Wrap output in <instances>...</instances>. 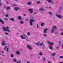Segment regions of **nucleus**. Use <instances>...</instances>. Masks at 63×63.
<instances>
[{"label":"nucleus","instance_id":"f257e3e1","mask_svg":"<svg viewBox=\"0 0 63 63\" xmlns=\"http://www.w3.org/2000/svg\"><path fill=\"white\" fill-rule=\"evenodd\" d=\"M2 29L3 30V31H5V32H11V30L8 29H9V27L7 26L6 27V28L5 27H2Z\"/></svg>","mask_w":63,"mask_h":63},{"label":"nucleus","instance_id":"f03ea898","mask_svg":"<svg viewBox=\"0 0 63 63\" xmlns=\"http://www.w3.org/2000/svg\"><path fill=\"white\" fill-rule=\"evenodd\" d=\"M23 37H23V35H21L20 36V37L22 39H27V38H28V36H27V35H25L24 34H23Z\"/></svg>","mask_w":63,"mask_h":63},{"label":"nucleus","instance_id":"7ed1b4c3","mask_svg":"<svg viewBox=\"0 0 63 63\" xmlns=\"http://www.w3.org/2000/svg\"><path fill=\"white\" fill-rule=\"evenodd\" d=\"M27 47L30 50H32V47L29 45H27Z\"/></svg>","mask_w":63,"mask_h":63},{"label":"nucleus","instance_id":"20e7f679","mask_svg":"<svg viewBox=\"0 0 63 63\" xmlns=\"http://www.w3.org/2000/svg\"><path fill=\"white\" fill-rule=\"evenodd\" d=\"M1 45L2 46H5L6 45V43L5 42V40H3L2 41Z\"/></svg>","mask_w":63,"mask_h":63},{"label":"nucleus","instance_id":"39448f33","mask_svg":"<svg viewBox=\"0 0 63 63\" xmlns=\"http://www.w3.org/2000/svg\"><path fill=\"white\" fill-rule=\"evenodd\" d=\"M47 43H48V45H50L51 46H52L53 45H54V43L53 42H51L49 41H47Z\"/></svg>","mask_w":63,"mask_h":63},{"label":"nucleus","instance_id":"423d86ee","mask_svg":"<svg viewBox=\"0 0 63 63\" xmlns=\"http://www.w3.org/2000/svg\"><path fill=\"white\" fill-rule=\"evenodd\" d=\"M6 49L7 52H8V51H9V48L8 47H7V46H5L4 47V50H6Z\"/></svg>","mask_w":63,"mask_h":63},{"label":"nucleus","instance_id":"0eeeda50","mask_svg":"<svg viewBox=\"0 0 63 63\" xmlns=\"http://www.w3.org/2000/svg\"><path fill=\"white\" fill-rule=\"evenodd\" d=\"M56 16L59 18H61L63 17L62 16L60 15H58V14H57Z\"/></svg>","mask_w":63,"mask_h":63},{"label":"nucleus","instance_id":"6e6552de","mask_svg":"<svg viewBox=\"0 0 63 63\" xmlns=\"http://www.w3.org/2000/svg\"><path fill=\"white\" fill-rule=\"evenodd\" d=\"M29 11L30 12V14H31L33 12V9L32 8H30L29 9Z\"/></svg>","mask_w":63,"mask_h":63},{"label":"nucleus","instance_id":"1a4fd4ad","mask_svg":"<svg viewBox=\"0 0 63 63\" xmlns=\"http://www.w3.org/2000/svg\"><path fill=\"white\" fill-rule=\"evenodd\" d=\"M39 11L42 12H44L45 11V9L43 7H41L39 9Z\"/></svg>","mask_w":63,"mask_h":63},{"label":"nucleus","instance_id":"9d476101","mask_svg":"<svg viewBox=\"0 0 63 63\" xmlns=\"http://www.w3.org/2000/svg\"><path fill=\"white\" fill-rule=\"evenodd\" d=\"M0 22L2 24H4V21H3V20H2V19H0Z\"/></svg>","mask_w":63,"mask_h":63},{"label":"nucleus","instance_id":"9b49d317","mask_svg":"<svg viewBox=\"0 0 63 63\" xmlns=\"http://www.w3.org/2000/svg\"><path fill=\"white\" fill-rule=\"evenodd\" d=\"M47 30L48 29L47 28L45 29L44 30V32L45 33H47Z\"/></svg>","mask_w":63,"mask_h":63},{"label":"nucleus","instance_id":"f8f14e48","mask_svg":"<svg viewBox=\"0 0 63 63\" xmlns=\"http://www.w3.org/2000/svg\"><path fill=\"white\" fill-rule=\"evenodd\" d=\"M62 7H60L59 8V13H60L61 11H62Z\"/></svg>","mask_w":63,"mask_h":63},{"label":"nucleus","instance_id":"ddd939ff","mask_svg":"<svg viewBox=\"0 0 63 63\" xmlns=\"http://www.w3.org/2000/svg\"><path fill=\"white\" fill-rule=\"evenodd\" d=\"M19 9V7H15L14 9V10H15L16 11H17Z\"/></svg>","mask_w":63,"mask_h":63},{"label":"nucleus","instance_id":"4468645a","mask_svg":"<svg viewBox=\"0 0 63 63\" xmlns=\"http://www.w3.org/2000/svg\"><path fill=\"white\" fill-rule=\"evenodd\" d=\"M55 55H56V53H54L52 54L51 55V56H54Z\"/></svg>","mask_w":63,"mask_h":63},{"label":"nucleus","instance_id":"2eb2a0df","mask_svg":"<svg viewBox=\"0 0 63 63\" xmlns=\"http://www.w3.org/2000/svg\"><path fill=\"white\" fill-rule=\"evenodd\" d=\"M57 28L55 26H54L52 28V29L54 30H55Z\"/></svg>","mask_w":63,"mask_h":63},{"label":"nucleus","instance_id":"dca6fc26","mask_svg":"<svg viewBox=\"0 0 63 63\" xmlns=\"http://www.w3.org/2000/svg\"><path fill=\"white\" fill-rule=\"evenodd\" d=\"M20 24H24V21H23L20 20Z\"/></svg>","mask_w":63,"mask_h":63},{"label":"nucleus","instance_id":"f3484780","mask_svg":"<svg viewBox=\"0 0 63 63\" xmlns=\"http://www.w3.org/2000/svg\"><path fill=\"white\" fill-rule=\"evenodd\" d=\"M40 43V41H39L37 43H34V44H35V45H36L37 46H39V45L40 44L39 43Z\"/></svg>","mask_w":63,"mask_h":63},{"label":"nucleus","instance_id":"a211bd4d","mask_svg":"<svg viewBox=\"0 0 63 63\" xmlns=\"http://www.w3.org/2000/svg\"><path fill=\"white\" fill-rule=\"evenodd\" d=\"M16 54H17V55H19V54H20V52L18 51H16Z\"/></svg>","mask_w":63,"mask_h":63},{"label":"nucleus","instance_id":"6ab92c4d","mask_svg":"<svg viewBox=\"0 0 63 63\" xmlns=\"http://www.w3.org/2000/svg\"><path fill=\"white\" fill-rule=\"evenodd\" d=\"M17 18L19 20H21L22 19V18H21V16H18L17 17Z\"/></svg>","mask_w":63,"mask_h":63},{"label":"nucleus","instance_id":"aec40b11","mask_svg":"<svg viewBox=\"0 0 63 63\" xmlns=\"http://www.w3.org/2000/svg\"><path fill=\"white\" fill-rule=\"evenodd\" d=\"M10 20H11V21H15V19L13 18H11Z\"/></svg>","mask_w":63,"mask_h":63},{"label":"nucleus","instance_id":"412c9836","mask_svg":"<svg viewBox=\"0 0 63 63\" xmlns=\"http://www.w3.org/2000/svg\"><path fill=\"white\" fill-rule=\"evenodd\" d=\"M48 13L49 14V15L51 16L53 15L52 14V13L51 12H48Z\"/></svg>","mask_w":63,"mask_h":63},{"label":"nucleus","instance_id":"4be33fe9","mask_svg":"<svg viewBox=\"0 0 63 63\" xmlns=\"http://www.w3.org/2000/svg\"><path fill=\"white\" fill-rule=\"evenodd\" d=\"M43 36L44 37H47V35L46 34H44L43 35Z\"/></svg>","mask_w":63,"mask_h":63},{"label":"nucleus","instance_id":"5701e85b","mask_svg":"<svg viewBox=\"0 0 63 63\" xmlns=\"http://www.w3.org/2000/svg\"><path fill=\"white\" fill-rule=\"evenodd\" d=\"M28 5H31V2H29L27 3Z\"/></svg>","mask_w":63,"mask_h":63},{"label":"nucleus","instance_id":"b1692460","mask_svg":"<svg viewBox=\"0 0 63 63\" xmlns=\"http://www.w3.org/2000/svg\"><path fill=\"white\" fill-rule=\"evenodd\" d=\"M49 48L50 49H51V50H52V49H52V46H50L49 47Z\"/></svg>","mask_w":63,"mask_h":63},{"label":"nucleus","instance_id":"393cba45","mask_svg":"<svg viewBox=\"0 0 63 63\" xmlns=\"http://www.w3.org/2000/svg\"><path fill=\"white\" fill-rule=\"evenodd\" d=\"M34 20H33V19H31L30 20V22H34Z\"/></svg>","mask_w":63,"mask_h":63},{"label":"nucleus","instance_id":"a878e982","mask_svg":"<svg viewBox=\"0 0 63 63\" xmlns=\"http://www.w3.org/2000/svg\"><path fill=\"white\" fill-rule=\"evenodd\" d=\"M47 1L49 3H51L52 2V0H47Z\"/></svg>","mask_w":63,"mask_h":63},{"label":"nucleus","instance_id":"bb28decb","mask_svg":"<svg viewBox=\"0 0 63 63\" xmlns=\"http://www.w3.org/2000/svg\"><path fill=\"white\" fill-rule=\"evenodd\" d=\"M13 60L14 62H16V59L15 58H14L13 59Z\"/></svg>","mask_w":63,"mask_h":63},{"label":"nucleus","instance_id":"cd10ccee","mask_svg":"<svg viewBox=\"0 0 63 63\" xmlns=\"http://www.w3.org/2000/svg\"><path fill=\"white\" fill-rule=\"evenodd\" d=\"M44 25H45V24H44V23H41V25L42 26H44Z\"/></svg>","mask_w":63,"mask_h":63},{"label":"nucleus","instance_id":"c85d7f7f","mask_svg":"<svg viewBox=\"0 0 63 63\" xmlns=\"http://www.w3.org/2000/svg\"><path fill=\"white\" fill-rule=\"evenodd\" d=\"M43 45V43H42L39 44V46H42Z\"/></svg>","mask_w":63,"mask_h":63},{"label":"nucleus","instance_id":"c756f323","mask_svg":"<svg viewBox=\"0 0 63 63\" xmlns=\"http://www.w3.org/2000/svg\"><path fill=\"white\" fill-rule=\"evenodd\" d=\"M11 57L12 58H13L14 57V55H13V54H11Z\"/></svg>","mask_w":63,"mask_h":63},{"label":"nucleus","instance_id":"7c9ffc66","mask_svg":"<svg viewBox=\"0 0 63 63\" xmlns=\"http://www.w3.org/2000/svg\"><path fill=\"white\" fill-rule=\"evenodd\" d=\"M56 48L57 49V50H58V49H59V47L58 46L56 47Z\"/></svg>","mask_w":63,"mask_h":63},{"label":"nucleus","instance_id":"2f4dec72","mask_svg":"<svg viewBox=\"0 0 63 63\" xmlns=\"http://www.w3.org/2000/svg\"><path fill=\"white\" fill-rule=\"evenodd\" d=\"M30 25H31V26H32L33 25V23H32V22H30Z\"/></svg>","mask_w":63,"mask_h":63},{"label":"nucleus","instance_id":"473e14b6","mask_svg":"<svg viewBox=\"0 0 63 63\" xmlns=\"http://www.w3.org/2000/svg\"><path fill=\"white\" fill-rule=\"evenodd\" d=\"M39 55L41 56L43 55V53L40 52L39 53Z\"/></svg>","mask_w":63,"mask_h":63},{"label":"nucleus","instance_id":"72a5a7b5","mask_svg":"<svg viewBox=\"0 0 63 63\" xmlns=\"http://www.w3.org/2000/svg\"><path fill=\"white\" fill-rule=\"evenodd\" d=\"M20 62H21V60H20L19 61H17V63H20Z\"/></svg>","mask_w":63,"mask_h":63},{"label":"nucleus","instance_id":"f704fd0d","mask_svg":"<svg viewBox=\"0 0 63 63\" xmlns=\"http://www.w3.org/2000/svg\"><path fill=\"white\" fill-rule=\"evenodd\" d=\"M60 58H61V59H62L63 58V56H61L60 57Z\"/></svg>","mask_w":63,"mask_h":63},{"label":"nucleus","instance_id":"c9c22d12","mask_svg":"<svg viewBox=\"0 0 63 63\" xmlns=\"http://www.w3.org/2000/svg\"><path fill=\"white\" fill-rule=\"evenodd\" d=\"M30 32H28L27 33V35L28 36H30Z\"/></svg>","mask_w":63,"mask_h":63},{"label":"nucleus","instance_id":"e433bc0d","mask_svg":"<svg viewBox=\"0 0 63 63\" xmlns=\"http://www.w3.org/2000/svg\"><path fill=\"white\" fill-rule=\"evenodd\" d=\"M4 19L5 20H8V18H5Z\"/></svg>","mask_w":63,"mask_h":63},{"label":"nucleus","instance_id":"4c0bfd02","mask_svg":"<svg viewBox=\"0 0 63 63\" xmlns=\"http://www.w3.org/2000/svg\"><path fill=\"white\" fill-rule=\"evenodd\" d=\"M54 30L52 29V31H51V33H53L54 32Z\"/></svg>","mask_w":63,"mask_h":63},{"label":"nucleus","instance_id":"58836bf2","mask_svg":"<svg viewBox=\"0 0 63 63\" xmlns=\"http://www.w3.org/2000/svg\"><path fill=\"white\" fill-rule=\"evenodd\" d=\"M10 7H8L7 8V10H9V9H10Z\"/></svg>","mask_w":63,"mask_h":63},{"label":"nucleus","instance_id":"ea45409f","mask_svg":"<svg viewBox=\"0 0 63 63\" xmlns=\"http://www.w3.org/2000/svg\"><path fill=\"white\" fill-rule=\"evenodd\" d=\"M41 2V1H38L37 2V4H39V3H40Z\"/></svg>","mask_w":63,"mask_h":63},{"label":"nucleus","instance_id":"a19ab883","mask_svg":"<svg viewBox=\"0 0 63 63\" xmlns=\"http://www.w3.org/2000/svg\"><path fill=\"white\" fill-rule=\"evenodd\" d=\"M43 60H44V61H45V60H46V58L45 57H44L43 58Z\"/></svg>","mask_w":63,"mask_h":63},{"label":"nucleus","instance_id":"79ce46f5","mask_svg":"<svg viewBox=\"0 0 63 63\" xmlns=\"http://www.w3.org/2000/svg\"><path fill=\"white\" fill-rule=\"evenodd\" d=\"M4 34L5 35H8V33L7 32H5Z\"/></svg>","mask_w":63,"mask_h":63},{"label":"nucleus","instance_id":"37998d69","mask_svg":"<svg viewBox=\"0 0 63 63\" xmlns=\"http://www.w3.org/2000/svg\"><path fill=\"white\" fill-rule=\"evenodd\" d=\"M37 28L38 29L39 28V25H38V24H37Z\"/></svg>","mask_w":63,"mask_h":63},{"label":"nucleus","instance_id":"c03bdc74","mask_svg":"<svg viewBox=\"0 0 63 63\" xmlns=\"http://www.w3.org/2000/svg\"><path fill=\"white\" fill-rule=\"evenodd\" d=\"M52 59H53V60H55V58H54V57L52 58Z\"/></svg>","mask_w":63,"mask_h":63},{"label":"nucleus","instance_id":"a18cd8bd","mask_svg":"<svg viewBox=\"0 0 63 63\" xmlns=\"http://www.w3.org/2000/svg\"><path fill=\"white\" fill-rule=\"evenodd\" d=\"M6 3H7V4H9V2H8V1H6Z\"/></svg>","mask_w":63,"mask_h":63},{"label":"nucleus","instance_id":"49530a36","mask_svg":"<svg viewBox=\"0 0 63 63\" xmlns=\"http://www.w3.org/2000/svg\"><path fill=\"white\" fill-rule=\"evenodd\" d=\"M61 35H62V36L63 35V32H62V33H61Z\"/></svg>","mask_w":63,"mask_h":63},{"label":"nucleus","instance_id":"de8ad7c7","mask_svg":"<svg viewBox=\"0 0 63 63\" xmlns=\"http://www.w3.org/2000/svg\"><path fill=\"white\" fill-rule=\"evenodd\" d=\"M13 6H16V5L15 4H14L13 5Z\"/></svg>","mask_w":63,"mask_h":63},{"label":"nucleus","instance_id":"09e8293b","mask_svg":"<svg viewBox=\"0 0 63 63\" xmlns=\"http://www.w3.org/2000/svg\"><path fill=\"white\" fill-rule=\"evenodd\" d=\"M5 16L6 17H8V15H5Z\"/></svg>","mask_w":63,"mask_h":63},{"label":"nucleus","instance_id":"8fccbe9b","mask_svg":"<svg viewBox=\"0 0 63 63\" xmlns=\"http://www.w3.org/2000/svg\"><path fill=\"white\" fill-rule=\"evenodd\" d=\"M49 8L50 9H52V8H51V7H49Z\"/></svg>","mask_w":63,"mask_h":63},{"label":"nucleus","instance_id":"3c124183","mask_svg":"<svg viewBox=\"0 0 63 63\" xmlns=\"http://www.w3.org/2000/svg\"><path fill=\"white\" fill-rule=\"evenodd\" d=\"M26 21H28V19H26Z\"/></svg>","mask_w":63,"mask_h":63},{"label":"nucleus","instance_id":"603ef678","mask_svg":"<svg viewBox=\"0 0 63 63\" xmlns=\"http://www.w3.org/2000/svg\"><path fill=\"white\" fill-rule=\"evenodd\" d=\"M34 14H35V15H36V14H37V13L36 12H34Z\"/></svg>","mask_w":63,"mask_h":63},{"label":"nucleus","instance_id":"864d4df0","mask_svg":"<svg viewBox=\"0 0 63 63\" xmlns=\"http://www.w3.org/2000/svg\"><path fill=\"white\" fill-rule=\"evenodd\" d=\"M62 47L63 48V44H62Z\"/></svg>","mask_w":63,"mask_h":63},{"label":"nucleus","instance_id":"5fc2aeb1","mask_svg":"<svg viewBox=\"0 0 63 63\" xmlns=\"http://www.w3.org/2000/svg\"><path fill=\"white\" fill-rule=\"evenodd\" d=\"M59 43H60V44H61V41H60Z\"/></svg>","mask_w":63,"mask_h":63},{"label":"nucleus","instance_id":"6e6d98bb","mask_svg":"<svg viewBox=\"0 0 63 63\" xmlns=\"http://www.w3.org/2000/svg\"><path fill=\"white\" fill-rule=\"evenodd\" d=\"M1 5H2V3H0V7L1 6Z\"/></svg>","mask_w":63,"mask_h":63},{"label":"nucleus","instance_id":"4d7b16f0","mask_svg":"<svg viewBox=\"0 0 63 63\" xmlns=\"http://www.w3.org/2000/svg\"><path fill=\"white\" fill-rule=\"evenodd\" d=\"M30 62H27V63H30Z\"/></svg>","mask_w":63,"mask_h":63},{"label":"nucleus","instance_id":"13d9d810","mask_svg":"<svg viewBox=\"0 0 63 63\" xmlns=\"http://www.w3.org/2000/svg\"><path fill=\"white\" fill-rule=\"evenodd\" d=\"M2 53H4V51H2Z\"/></svg>","mask_w":63,"mask_h":63},{"label":"nucleus","instance_id":"bf43d9fd","mask_svg":"<svg viewBox=\"0 0 63 63\" xmlns=\"http://www.w3.org/2000/svg\"><path fill=\"white\" fill-rule=\"evenodd\" d=\"M60 63H63V62H61Z\"/></svg>","mask_w":63,"mask_h":63},{"label":"nucleus","instance_id":"052dcab7","mask_svg":"<svg viewBox=\"0 0 63 63\" xmlns=\"http://www.w3.org/2000/svg\"><path fill=\"white\" fill-rule=\"evenodd\" d=\"M48 63H51L50 62H49V61H48Z\"/></svg>","mask_w":63,"mask_h":63},{"label":"nucleus","instance_id":"680f3d73","mask_svg":"<svg viewBox=\"0 0 63 63\" xmlns=\"http://www.w3.org/2000/svg\"><path fill=\"white\" fill-rule=\"evenodd\" d=\"M24 16H26V14H24Z\"/></svg>","mask_w":63,"mask_h":63},{"label":"nucleus","instance_id":"e2e57ef3","mask_svg":"<svg viewBox=\"0 0 63 63\" xmlns=\"http://www.w3.org/2000/svg\"><path fill=\"white\" fill-rule=\"evenodd\" d=\"M61 31H62V29H61Z\"/></svg>","mask_w":63,"mask_h":63},{"label":"nucleus","instance_id":"0e129e2a","mask_svg":"<svg viewBox=\"0 0 63 63\" xmlns=\"http://www.w3.org/2000/svg\"><path fill=\"white\" fill-rule=\"evenodd\" d=\"M38 58H40V57H38Z\"/></svg>","mask_w":63,"mask_h":63},{"label":"nucleus","instance_id":"69168bd1","mask_svg":"<svg viewBox=\"0 0 63 63\" xmlns=\"http://www.w3.org/2000/svg\"><path fill=\"white\" fill-rule=\"evenodd\" d=\"M53 2H52L51 3V4H53Z\"/></svg>","mask_w":63,"mask_h":63},{"label":"nucleus","instance_id":"338daca9","mask_svg":"<svg viewBox=\"0 0 63 63\" xmlns=\"http://www.w3.org/2000/svg\"><path fill=\"white\" fill-rule=\"evenodd\" d=\"M56 34H57V32L56 33Z\"/></svg>","mask_w":63,"mask_h":63},{"label":"nucleus","instance_id":"774afa93","mask_svg":"<svg viewBox=\"0 0 63 63\" xmlns=\"http://www.w3.org/2000/svg\"><path fill=\"white\" fill-rule=\"evenodd\" d=\"M46 8H47V7H46Z\"/></svg>","mask_w":63,"mask_h":63}]
</instances>
